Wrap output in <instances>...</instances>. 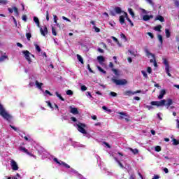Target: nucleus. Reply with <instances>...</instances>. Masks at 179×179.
<instances>
[{
  "label": "nucleus",
  "mask_w": 179,
  "mask_h": 179,
  "mask_svg": "<svg viewBox=\"0 0 179 179\" xmlns=\"http://www.w3.org/2000/svg\"><path fill=\"white\" fill-rule=\"evenodd\" d=\"M167 101V103H166ZM151 106H157V107H162L163 106H166V108H169L171 104H173V99H168L167 101L166 99H162L161 101H152L150 102Z\"/></svg>",
  "instance_id": "1"
},
{
  "label": "nucleus",
  "mask_w": 179,
  "mask_h": 179,
  "mask_svg": "<svg viewBox=\"0 0 179 179\" xmlns=\"http://www.w3.org/2000/svg\"><path fill=\"white\" fill-rule=\"evenodd\" d=\"M0 115L4 120H6V121H10L13 118L12 115H10L8 112H6V110H5V108H3V106L1 103H0Z\"/></svg>",
  "instance_id": "2"
},
{
  "label": "nucleus",
  "mask_w": 179,
  "mask_h": 179,
  "mask_svg": "<svg viewBox=\"0 0 179 179\" xmlns=\"http://www.w3.org/2000/svg\"><path fill=\"white\" fill-rule=\"evenodd\" d=\"M78 127V131L80 132L81 134H83L84 135H86L87 134V131H86V124L78 122V124H76Z\"/></svg>",
  "instance_id": "3"
},
{
  "label": "nucleus",
  "mask_w": 179,
  "mask_h": 179,
  "mask_svg": "<svg viewBox=\"0 0 179 179\" xmlns=\"http://www.w3.org/2000/svg\"><path fill=\"white\" fill-rule=\"evenodd\" d=\"M22 54H24V58L27 61L28 64H31L32 61H31V58L30 57H32L33 58H34V55L30 53V52H29V50L22 51Z\"/></svg>",
  "instance_id": "4"
},
{
  "label": "nucleus",
  "mask_w": 179,
  "mask_h": 179,
  "mask_svg": "<svg viewBox=\"0 0 179 179\" xmlns=\"http://www.w3.org/2000/svg\"><path fill=\"white\" fill-rule=\"evenodd\" d=\"M112 82L115 83L117 86H124L128 83V81L126 79L117 80L115 78H112Z\"/></svg>",
  "instance_id": "5"
},
{
  "label": "nucleus",
  "mask_w": 179,
  "mask_h": 179,
  "mask_svg": "<svg viewBox=\"0 0 179 179\" xmlns=\"http://www.w3.org/2000/svg\"><path fill=\"white\" fill-rule=\"evenodd\" d=\"M19 150H20L21 152H24V153H26L27 155H28L30 156L31 157H36V155H34L30 153V152H29V150H28V149H26V148H24V147L20 146V147L19 148Z\"/></svg>",
  "instance_id": "6"
},
{
  "label": "nucleus",
  "mask_w": 179,
  "mask_h": 179,
  "mask_svg": "<svg viewBox=\"0 0 179 179\" xmlns=\"http://www.w3.org/2000/svg\"><path fill=\"white\" fill-rule=\"evenodd\" d=\"M10 165L12 167V169L14 170V171H16L17 170H19V166H17V163H16V162L13 159H12L10 161Z\"/></svg>",
  "instance_id": "7"
},
{
  "label": "nucleus",
  "mask_w": 179,
  "mask_h": 179,
  "mask_svg": "<svg viewBox=\"0 0 179 179\" xmlns=\"http://www.w3.org/2000/svg\"><path fill=\"white\" fill-rule=\"evenodd\" d=\"M145 52L147 54L148 57H149V55H151V57H152V58L154 59V66H157V62H156V59L155 58V55L150 53V52H149V50L148 49H145Z\"/></svg>",
  "instance_id": "8"
},
{
  "label": "nucleus",
  "mask_w": 179,
  "mask_h": 179,
  "mask_svg": "<svg viewBox=\"0 0 179 179\" xmlns=\"http://www.w3.org/2000/svg\"><path fill=\"white\" fill-rule=\"evenodd\" d=\"M69 108L71 109L70 113H71V114H73V115L79 114V110H78V108H73L72 106H70Z\"/></svg>",
  "instance_id": "9"
},
{
  "label": "nucleus",
  "mask_w": 179,
  "mask_h": 179,
  "mask_svg": "<svg viewBox=\"0 0 179 179\" xmlns=\"http://www.w3.org/2000/svg\"><path fill=\"white\" fill-rule=\"evenodd\" d=\"M40 31L42 36H45V34L48 33V29H47V27H44L43 29V28H40Z\"/></svg>",
  "instance_id": "10"
},
{
  "label": "nucleus",
  "mask_w": 179,
  "mask_h": 179,
  "mask_svg": "<svg viewBox=\"0 0 179 179\" xmlns=\"http://www.w3.org/2000/svg\"><path fill=\"white\" fill-rule=\"evenodd\" d=\"M151 19H153L152 15H145L143 16V20H144V22H148V20H150Z\"/></svg>",
  "instance_id": "11"
},
{
  "label": "nucleus",
  "mask_w": 179,
  "mask_h": 179,
  "mask_svg": "<svg viewBox=\"0 0 179 179\" xmlns=\"http://www.w3.org/2000/svg\"><path fill=\"white\" fill-rule=\"evenodd\" d=\"M164 94H166V90H162L159 92V95L158 96V99L162 100V99L164 97Z\"/></svg>",
  "instance_id": "12"
},
{
  "label": "nucleus",
  "mask_w": 179,
  "mask_h": 179,
  "mask_svg": "<svg viewBox=\"0 0 179 179\" xmlns=\"http://www.w3.org/2000/svg\"><path fill=\"white\" fill-rule=\"evenodd\" d=\"M124 96H134V92H132L131 90H127L125 91L124 92H123Z\"/></svg>",
  "instance_id": "13"
},
{
  "label": "nucleus",
  "mask_w": 179,
  "mask_h": 179,
  "mask_svg": "<svg viewBox=\"0 0 179 179\" xmlns=\"http://www.w3.org/2000/svg\"><path fill=\"white\" fill-rule=\"evenodd\" d=\"M165 34H166V38H170V37L171 36V32H170V29H166Z\"/></svg>",
  "instance_id": "14"
},
{
  "label": "nucleus",
  "mask_w": 179,
  "mask_h": 179,
  "mask_svg": "<svg viewBox=\"0 0 179 179\" xmlns=\"http://www.w3.org/2000/svg\"><path fill=\"white\" fill-rule=\"evenodd\" d=\"M54 162L57 163V164H59V166H64L65 164V162L62 161H59L57 158H54Z\"/></svg>",
  "instance_id": "15"
},
{
  "label": "nucleus",
  "mask_w": 179,
  "mask_h": 179,
  "mask_svg": "<svg viewBox=\"0 0 179 179\" xmlns=\"http://www.w3.org/2000/svg\"><path fill=\"white\" fill-rule=\"evenodd\" d=\"M97 61L99 64H101V63L104 62L105 61V59H104V57L103 56H98L97 57Z\"/></svg>",
  "instance_id": "16"
},
{
  "label": "nucleus",
  "mask_w": 179,
  "mask_h": 179,
  "mask_svg": "<svg viewBox=\"0 0 179 179\" xmlns=\"http://www.w3.org/2000/svg\"><path fill=\"white\" fill-rule=\"evenodd\" d=\"M163 64L164 65H165V68H170V64H169L167 59L166 58L163 59Z\"/></svg>",
  "instance_id": "17"
},
{
  "label": "nucleus",
  "mask_w": 179,
  "mask_h": 179,
  "mask_svg": "<svg viewBox=\"0 0 179 179\" xmlns=\"http://www.w3.org/2000/svg\"><path fill=\"white\" fill-rule=\"evenodd\" d=\"M34 22L36 23L38 27H40V20H38V17H34Z\"/></svg>",
  "instance_id": "18"
},
{
  "label": "nucleus",
  "mask_w": 179,
  "mask_h": 179,
  "mask_svg": "<svg viewBox=\"0 0 179 179\" xmlns=\"http://www.w3.org/2000/svg\"><path fill=\"white\" fill-rule=\"evenodd\" d=\"M115 12L117 15H120V14L122 13V10H121V8H120V7H115Z\"/></svg>",
  "instance_id": "19"
},
{
  "label": "nucleus",
  "mask_w": 179,
  "mask_h": 179,
  "mask_svg": "<svg viewBox=\"0 0 179 179\" xmlns=\"http://www.w3.org/2000/svg\"><path fill=\"white\" fill-rule=\"evenodd\" d=\"M119 20L120 24H124V23H125V17H124V15H120Z\"/></svg>",
  "instance_id": "20"
},
{
  "label": "nucleus",
  "mask_w": 179,
  "mask_h": 179,
  "mask_svg": "<svg viewBox=\"0 0 179 179\" xmlns=\"http://www.w3.org/2000/svg\"><path fill=\"white\" fill-rule=\"evenodd\" d=\"M155 20H159V22H164V17H163L162 15H158L156 17Z\"/></svg>",
  "instance_id": "21"
},
{
  "label": "nucleus",
  "mask_w": 179,
  "mask_h": 179,
  "mask_svg": "<svg viewBox=\"0 0 179 179\" xmlns=\"http://www.w3.org/2000/svg\"><path fill=\"white\" fill-rule=\"evenodd\" d=\"M129 150L132 152L134 155H138V153H139V150L136 148L133 149V148H129Z\"/></svg>",
  "instance_id": "22"
},
{
  "label": "nucleus",
  "mask_w": 179,
  "mask_h": 179,
  "mask_svg": "<svg viewBox=\"0 0 179 179\" xmlns=\"http://www.w3.org/2000/svg\"><path fill=\"white\" fill-rule=\"evenodd\" d=\"M35 85L38 87V89H41V86H43L44 84L42 83H39L38 80L35 82Z\"/></svg>",
  "instance_id": "23"
},
{
  "label": "nucleus",
  "mask_w": 179,
  "mask_h": 179,
  "mask_svg": "<svg viewBox=\"0 0 179 179\" xmlns=\"http://www.w3.org/2000/svg\"><path fill=\"white\" fill-rule=\"evenodd\" d=\"M55 94H56L57 97H58L62 101H65V99H64L62 97V96H61V94L59 93H58V92H56Z\"/></svg>",
  "instance_id": "24"
},
{
  "label": "nucleus",
  "mask_w": 179,
  "mask_h": 179,
  "mask_svg": "<svg viewBox=\"0 0 179 179\" xmlns=\"http://www.w3.org/2000/svg\"><path fill=\"white\" fill-rule=\"evenodd\" d=\"M128 10L129 15H131L132 17H135V13H134V10H132V8H129Z\"/></svg>",
  "instance_id": "25"
},
{
  "label": "nucleus",
  "mask_w": 179,
  "mask_h": 179,
  "mask_svg": "<svg viewBox=\"0 0 179 179\" xmlns=\"http://www.w3.org/2000/svg\"><path fill=\"white\" fill-rule=\"evenodd\" d=\"M97 69L99 71V72H102V73H107V71H104V69H103L100 66H97Z\"/></svg>",
  "instance_id": "26"
},
{
  "label": "nucleus",
  "mask_w": 179,
  "mask_h": 179,
  "mask_svg": "<svg viewBox=\"0 0 179 179\" xmlns=\"http://www.w3.org/2000/svg\"><path fill=\"white\" fill-rule=\"evenodd\" d=\"M154 30H155L156 31H162V25L155 27Z\"/></svg>",
  "instance_id": "27"
},
{
  "label": "nucleus",
  "mask_w": 179,
  "mask_h": 179,
  "mask_svg": "<svg viewBox=\"0 0 179 179\" xmlns=\"http://www.w3.org/2000/svg\"><path fill=\"white\" fill-rule=\"evenodd\" d=\"M77 59H78V61H79L81 64H84L83 58H82V56H80V55H77Z\"/></svg>",
  "instance_id": "28"
},
{
  "label": "nucleus",
  "mask_w": 179,
  "mask_h": 179,
  "mask_svg": "<svg viewBox=\"0 0 179 179\" xmlns=\"http://www.w3.org/2000/svg\"><path fill=\"white\" fill-rule=\"evenodd\" d=\"M142 75L145 77V79H149V76H148V73L145 71H141Z\"/></svg>",
  "instance_id": "29"
},
{
  "label": "nucleus",
  "mask_w": 179,
  "mask_h": 179,
  "mask_svg": "<svg viewBox=\"0 0 179 179\" xmlns=\"http://www.w3.org/2000/svg\"><path fill=\"white\" fill-rule=\"evenodd\" d=\"M166 73L171 78V73H170V68H165Z\"/></svg>",
  "instance_id": "30"
},
{
  "label": "nucleus",
  "mask_w": 179,
  "mask_h": 179,
  "mask_svg": "<svg viewBox=\"0 0 179 179\" xmlns=\"http://www.w3.org/2000/svg\"><path fill=\"white\" fill-rule=\"evenodd\" d=\"M173 145H174V146H177V145H179V141L178 140H177V139H176V138H173Z\"/></svg>",
  "instance_id": "31"
},
{
  "label": "nucleus",
  "mask_w": 179,
  "mask_h": 179,
  "mask_svg": "<svg viewBox=\"0 0 179 179\" xmlns=\"http://www.w3.org/2000/svg\"><path fill=\"white\" fill-rule=\"evenodd\" d=\"M5 59H8V56H6V55H2V56L0 57V62H1L5 61Z\"/></svg>",
  "instance_id": "32"
},
{
  "label": "nucleus",
  "mask_w": 179,
  "mask_h": 179,
  "mask_svg": "<svg viewBox=\"0 0 179 179\" xmlns=\"http://www.w3.org/2000/svg\"><path fill=\"white\" fill-rule=\"evenodd\" d=\"M124 16L127 20V22H129V23H132V21L131 20V19H129V17H128V13H127V12L124 13Z\"/></svg>",
  "instance_id": "33"
},
{
  "label": "nucleus",
  "mask_w": 179,
  "mask_h": 179,
  "mask_svg": "<svg viewBox=\"0 0 179 179\" xmlns=\"http://www.w3.org/2000/svg\"><path fill=\"white\" fill-rule=\"evenodd\" d=\"M158 40L160 42L161 44H163V36L160 34L157 36Z\"/></svg>",
  "instance_id": "34"
},
{
  "label": "nucleus",
  "mask_w": 179,
  "mask_h": 179,
  "mask_svg": "<svg viewBox=\"0 0 179 179\" xmlns=\"http://www.w3.org/2000/svg\"><path fill=\"white\" fill-rule=\"evenodd\" d=\"M26 37L28 41H30V38H31V34L30 32L27 33Z\"/></svg>",
  "instance_id": "35"
},
{
  "label": "nucleus",
  "mask_w": 179,
  "mask_h": 179,
  "mask_svg": "<svg viewBox=\"0 0 179 179\" xmlns=\"http://www.w3.org/2000/svg\"><path fill=\"white\" fill-rule=\"evenodd\" d=\"M52 34L53 36H57V30L55 29V27H52Z\"/></svg>",
  "instance_id": "36"
},
{
  "label": "nucleus",
  "mask_w": 179,
  "mask_h": 179,
  "mask_svg": "<svg viewBox=\"0 0 179 179\" xmlns=\"http://www.w3.org/2000/svg\"><path fill=\"white\" fill-rule=\"evenodd\" d=\"M35 48L38 52H41V48L37 44L35 45Z\"/></svg>",
  "instance_id": "37"
},
{
  "label": "nucleus",
  "mask_w": 179,
  "mask_h": 179,
  "mask_svg": "<svg viewBox=\"0 0 179 179\" xmlns=\"http://www.w3.org/2000/svg\"><path fill=\"white\" fill-rule=\"evenodd\" d=\"M155 152H162V147H160V145H157L155 147Z\"/></svg>",
  "instance_id": "38"
},
{
  "label": "nucleus",
  "mask_w": 179,
  "mask_h": 179,
  "mask_svg": "<svg viewBox=\"0 0 179 179\" xmlns=\"http://www.w3.org/2000/svg\"><path fill=\"white\" fill-rule=\"evenodd\" d=\"M109 94L112 97H117V92H110Z\"/></svg>",
  "instance_id": "39"
},
{
  "label": "nucleus",
  "mask_w": 179,
  "mask_h": 179,
  "mask_svg": "<svg viewBox=\"0 0 179 179\" xmlns=\"http://www.w3.org/2000/svg\"><path fill=\"white\" fill-rule=\"evenodd\" d=\"M66 93L67 96H72V94H73V92L71 90H67Z\"/></svg>",
  "instance_id": "40"
},
{
  "label": "nucleus",
  "mask_w": 179,
  "mask_h": 179,
  "mask_svg": "<svg viewBox=\"0 0 179 179\" xmlns=\"http://www.w3.org/2000/svg\"><path fill=\"white\" fill-rule=\"evenodd\" d=\"M8 0H0V5H6Z\"/></svg>",
  "instance_id": "41"
},
{
  "label": "nucleus",
  "mask_w": 179,
  "mask_h": 179,
  "mask_svg": "<svg viewBox=\"0 0 179 179\" xmlns=\"http://www.w3.org/2000/svg\"><path fill=\"white\" fill-rule=\"evenodd\" d=\"M151 6H155V3L152 0H145Z\"/></svg>",
  "instance_id": "42"
},
{
  "label": "nucleus",
  "mask_w": 179,
  "mask_h": 179,
  "mask_svg": "<svg viewBox=\"0 0 179 179\" xmlns=\"http://www.w3.org/2000/svg\"><path fill=\"white\" fill-rule=\"evenodd\" d=\"M81 90L82 92H86V90H87V87H86V85H82Z\"/></svg>",
  "instance_id": "43"
},
{
  "label": "nucleus",
  "mask_w": 179,
  "mask_h": 179,
  "mask_svg": "<svg viewBox=\"0 0 179 179\" xmlns=\"http://www.w3.org/2000/svg\"><path fill=\"white\" fill-rule=\"evenodd\" d=\"M102 108L105 111H108V113H111V109H108V108H107L106 106H103Z\"/></svg>",
  "instance_id": "44"
},
{
  "label": "nucleus",
  "mask_w": 179,
  "mask_h": 179,
  "mask_svg": "<svg viewBox=\"0 0 179 179\" xmlns=\"http://www.w3.org/2000/svg\"><path fill=\"white\" fill-rule=\"evenodd\" d=\"M93 29L95 30L96 33H100V29L99 27L94 26Z\"/></svg>",
  "instance_id": "45"
},
{
  "label": "nucleus",
  "mask_w": 179,
  "mask_h": 179,
  "mask_svg": "<svg viewBox=\"0 0 179 179\" xmlns=\"http://www.w3.org/2000/svg\"><path fill=\"white\" fill-rule=\"evenodd\" d=\"M115 159L116 160L117 163H118L119 166L122 169L124 167V165H122V163H121L120 160H117V158H115Z\"/></svg>",
  "instance_id": "46"
},
{
  "label": "nucleus",
  "mask_w": 179,
  "mask_h": 179,
  "mask_svg": "<svg viewBox=\"0 0 179 179\" xmlns=\"http://www.w3.org/2000/svg\"><path fill=\"white\" fill-rule=\"evenodd\" d=\"M87 69H88L89 72H90L91 73H94L93 70H92V68H90V64H87Z\"/></svg>",
  "instance_id": "47"
},
{
  "label": "nucleus",
  "mask_w": 179,
  "mask_h": 179,
  "mask_svg": "<svg viewBox=\"0 0 179 179\" xmlns=\"http://www.w3.org/2000/svg\"><path fill=\"white\" fill-rule=\"evenodd\" d=\"M22 19L24 22H27V15H23Z\"/></svg>",
  "instance_id": "48"
},
{
  "label": "nucleus",
  "mask_w": 179,
  "mask_h": 179,
  "mask_svg": "<svg viewBox=\"0 0 179 179\" xmlns=\"http://www.w3.org/2000/svg\"><path fill=\"white\" fill-rule=\"evenodd\" d=\"M46 20L47 22L50 20V13H48V10L46 11Z\"/></svg>",
  "instance_id": "49"
},
{
  "label": "nucleus",
  "mask_w": 179,
  "mask_h": 179,
  "mask_svg": "<svg viewBox=\"0 0 179 179\" xmlns=\"http://www.w3.org/2000/svg\"><path fill=\"white\" fill-rule=\"evenodd\" d=\"M111 38L114 40L115 43H117V44H120V41L117 38H115V36H112Z\"/></svg>",
  "instance_id": "50"
},
{
  "label": "nucleus",
  "mask_w": 179,
  "mask_h": 179,
  "mask_svg": "<svg viewBox=\"0 0 179 179\" xmlns=\"http://www.w3.org/2000/svg\"><path fill=\"white\" fill-rule=\"evenodd\" d=\"M148 36H149L151 38H155V36L152 32H148L147 33Z\"/></svg>",
  "instance_id": "51"
},
{
  "label": "nucleus",
  "mask_w": 179,
  "mask_h": 179,
  "mask_svg": "<svg viewBox=\"0 0 179 179\" xmlns=\"http://www.w3.org/2000/svg\"><path fill=\"white\" fill-rule=\"evenodd\" d=\"M53 19L55 24L58 23V17L57 15H53Z\"/></svg>",
  "instance_id": "52"
},
{
  "label": "nucleus",
  "mask_w": 179,
  "mask_h": 179,
  "mask_svg": "<svg viewBox=\"0 0 179 179\" xmlns=\"http://www.w3.org/2000/svg\"><path fill=\"white\" fill-rule=\"evenodd\" d=\"M112 71L115 75L118 76V70H117V69H112Z\"/></svg>",
  "instance_id": "53"
},
{
  "label": "nucleus",
  "mask_w": 179,
  "mask_h": 179,
  "mask_svg": "<svg viewBox=\"0 0 179 179\" xmlns=\"http://www.w3.org/2000/svg\"><path fill=\"white\" fill-rule=\"evenodd\" d=\"M13 10L15 13H16L17 15H19V10H17V7H13Z\"/></svg>",
  "instance_id": "54"
},
{
  "label": "nucleus",
  "mask_w": 179,
  "mask_h": 179,
  "mask_svg": "<svg viewBox=\"0 0 179 179\" xmlns=\"http://www.w3.org/2000/svg\"><path fill=\"white\" fill-rule=\"evenodd\" d=\"M10 128H12V129H14L15 131V132H19V129H17L16 128V127L15 126H12V125H10Z\"/></svg>",
  "instance_id": "55"
},
{
  "label": "nucleus",
  "mask_w": 179,
  "mask_h": 179,
  "mask_svg": "<svg viewBox=\"0 0 179 179\" xmlns=\"http://www.w3.org/2000/svg\"><path fill=\"white\" fill-rule=\"evenodd\" d=\"M118 114H120V115H124V117H128V115H127V113L124 112H119Z\"/></svg>",
  "instance_id": "56"
},
{
  "label": "nucleus",
  "mask_w": 179,
  "mask_h": 179,
  "mask_svg": "<svg viewBox=\"0 0 179 179\" xmlns=\"http://www.w3.org/2000/svg\"><path fill=\"white\" fill-rule=\"evenodd\" d=\"M120 37H121V38H123L124 40L127 41V36H125V34H121Z\"/></svg>",
  "instance_id": "57"
},
{
  "label": "nucleus",
  "mask_w": 179,
  "mask_h": 179,
  "mask_svg": "<svg viewBox=\"0 0 179 179\" xmlns=\"http://www.w3.org/2000/svg\"><path fill=\"white\" fill-rule=\"evenodd\" d=\"M71 121H73V122H76V121H78V120L76 119V117L72 116L71 117Z\"/></svg>",
  "instance_id": "58"
},
{
  "label": "nucleus",
  "mask_w": 179,
  "mask_h": 179,
  "mask_svg": "<svg viewBox=\"0 0 179 179\" xmlns=\"http://www.w3.org/2000/svg\"><path fill=\"white\" fill-rule=\"evenodd\" d=\"M141 10L142 11V13H143L144 15H147L148 11L143 8H141Z\"/></svg>",
  "instance_id": "59"
},
{
  "label": "nucleus",
  "mask_w": 179,
  "mask_h": 179,
  "mask_svg": "<svg viewBox=\"0 0 179 179\" xmlns=\"http://www.w3.org/2000/svg\"><path fill=\"white\" fill-rule=\"evenodd\" d=\"M109 15H110V16H115V12L111 10V11H110Z\"/></svg>",
  "instance_id": "60"
},
{
  "label": "nucleus",
  "mask_w": 179,
  "mask_h": 179,
  "mask_svg": "<svg viewBox=\"0 0 179 179\" xmlns=\"http://www.w3.org/2000/svg\"><path fill=\"white\" fill-rule=\"evenodd\" d=\"M147 71L148 73H152V68L151 67H148Z\"/></svg>",
  "instance_id": "61"
},
{
  "label": "nucleus",
  "mask_w": 179,
  "mask_h": 179,
  "mask_svg": "<svg viewBox=\"0 0 179 179\" xmlns=\"http://www.w3.org/2000/svg\"><path fill=\"white\" fill-rule=\"evenodd\" d=\"M8 10L9 13H13V8L12 9L11 8H8Z\"/></svg>",
  "instance_id": "62"
},
{
  "label": "nucleus",
  "mask_w": 179,
  "mask_h": 179,
  "mask_svg": "<svg viewBox=\"0 0 179 179\" xmlns=\"http://www.w3.org/2000/svg\"><path fill=\"white\" fill-rule=\"evenodd\" d=\"M159 178H160V177H159L158 175H155L152 179H159Z\"/></svg>",
  "instance_id": "63"
},
{
  "label": "nucleus",
  "mask_w": 179,
  "mask_h": 179,
  "mask_svg": "<svg viewBox=\"0 0 179 179\" xmlns=\"http://www.w3.org/2000/svg\"><path fill=\"white\" fill-rule=\"evenodd\" d=\"M175 5L177 6V8H179V1H175Z\"/></svg>",
  "instance_id": "64"
}]
</instances>
